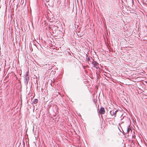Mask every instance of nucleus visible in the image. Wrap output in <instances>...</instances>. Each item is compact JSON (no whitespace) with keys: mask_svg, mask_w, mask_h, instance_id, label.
<instances>
[{"mask_svg":"<svg viewBox=\"0 0 147 147\" xmlns=\"http://www.w3.org/2000/svg\"><path fill=\"white\" fill-rule=\"evenodd\" d=\"M92 61H91V60H90L89 61H88V63L89 64H93V63L94 62V61L93 60H92Z\"/></svg>","mask_w":147,"mask_h":147,"instance_id":"nucleus-7","label":"nucleus"},{"mask_svg":"<svg viewBox=\"0 0 147 147\" xmlns=\"http://www.w3.org/2000/svg\"><path fill=\"white\" fill-rule=\"evenodd\" d=\"M99 113L100 114H104L105 113V111L104 108L101 107L98 110Z\"/></svg>","mask_w":147,"mask_h":147,"instance_id":"nucleus-4","label":"nucleus"},{"mask_svg":"<svg viewBox=\"0 0 147 147\" xmlns=\"http://www.w3.org/2000/svg\"><path fill=\"white\" fill-rule=\"evenodd\" d=\"M118 110H117L115 111L114 110L111 111L110 112V113L112 116H114V117L116 116L117 113L118 112Z\"/></svg>","mask_w":147,"mask_h":147,"instance_id":"nucleus-3","label":"nucleus"},{"mask_svg":"<svg viewBox=\"0 0 147 147\" xmlns=\"http://www.w3.org/2000/svg\"><path fill=\"white\" fill-rule=\"evenodd\" d=\"M42 67L45 68H46L48 69V70H50L52 69V66L50 64H46L44 65H43Z\"/></svg>","mask_w":147,"mask_h":147,"instance_id":"nucleus-2","label":"nucleus"},{"mask_svg":"<svg viewBox=\"0 0 147 147\" xmlns=\"http://www.w3.org/2000/svg\"><path fill=\"white\" fill-rule=\"evenodd\" d=\"M33 102L34 104L37 103L38 102V100L36 99H34L33 100Z\"/></svg>","mask_w":147,"mask_h":147,"instance_id":"nucleus-9","label":"nucleus"},{"mask_svg":"<svg viewBox=\"0 0 147 147\" xmlns=\"http://www.w3.org/2000/svg\"><path fill=\"white\" fill-rule=\"evenodd\" d=\"M28 72H27L26 74L25 75V83L26 84H28V83L29 80V77L28 74Z\"/></svg>","mask_w":147,"mask_h":147,"instance_id":"nucleus-1","label":"nucleus"},{"mask_svg":"<svg viewBox=\"0 0 147 147\" xmlns=\"http://www.w3.org/2000/svg\"><path fill=\"white\" fill-rule=\"evenodd\" d=\"M87 60L86 61L88 62V61H89L90 60H93V59L91 57H88L86 59Z\"/></svg>","mask_w":147,"mask_h":147,"instance_id":"nucleus-8","label":"nucleus"},{"mask_svg":"<svg viewBox=\"0 0 147 147\" xmlns=\"http://www.w3.org/2000/svg\"><path fill=\"white\" fill-rule=\"evenodd\" d=\"M130 130H131L129 128V126H128L126 128V133L128 134Z\"/></svg>","mask_w":147,"mask_h":147,"instance_id":"nucleus-6","label":"nucleus"},{"mask_svg":"<svg viewBox=\"0 0 147 147\" xmlns=\"http://www.w3.org/2000/svg\"><path fill=\"white\" fill-rule=\"evenodd\" d=\"M98 63L96 61H94L92 65L93 67H95L96 68L98 69Z\"/></svg>","mask_w":147,"mask_h":147,"instance_id":"nucleus-5","label":"nucleus"}]
</instances>
